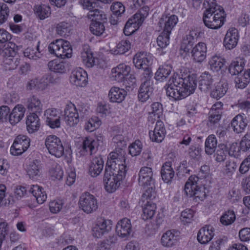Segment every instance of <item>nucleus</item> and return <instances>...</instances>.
I'll return each instance as SVG.
<instances>
[{"label":"nucleus","mask_w":250,"mask_h":250,"mask_svg":"<svg viewBox=\"0 0 250 250\" xmlns=\"http://www.w3.org/2000/svg\"><path fill=\"white\" fill-rule=\"evenodd\" d=\"M136 67L142 69L140 75L141 84L139 87L138 98L139 101L145 102L149 98L153 91L152 73L149 66L152 63V59L146 52H139L133 58Z\"/></svg>","instance_id":"obj_1"},{"label":"nucleus","mask_w":250,"mask_h":250,"mask_svg":"<svg viewBox=\"0 0 250 250\" xmlns=\"http://www.w3.org/2000/svg\"><path fill=\"white\" fill-rule=\"evenodd\" d=\"M196 86V77L194 74L181 77L174 73L165 87L167 96L175 100H179L193 93Z\"/></svg>","instance_id":"obj_2"},{"label":"nucleus","mask_w":250,"mask_h":250,"mask_svg":"<svg viewBox=\"0 0 250 250\" xmlns=\"http://www.w3.org/2000/svg\"><path fill=\"white\" fill-rule=\"evenodd\" d=\"M203 5L205 10L203 21L206 26L213 29L220 28L226 17L223 8L217 4L215 0H205Z\"/></svg>","instance_id":"obj_3"},{"label":"nucleus","mask_w":250,"mask_h":250,"mask_svg":"<svg viewBox=\"0 0 250 250\" xmlns=\"http://www.w3.org/2000/svg\"><path fill=\"white\" fill-rule=\"evenodd\" d=\"M126 156L125 150L121 148H116L109 154L105 169L126 174L128 163Z\"/></svg>","instance_id":"obj_4"},{"label":"nucleus","mask_w":250,"mask_h":250,"mask_svg":"<svg viewBox=\"0 0 250 250\" xmlns=\"http://www.w3.org/2000/svg\"><path fill=\"white\" fill-rule=\"evenodd\" d=\"M199 178L190 176L185 185V192L187 196L193 197L196 202L203 201L206 196V188L199 184Z\"/></svg>","instance_id":"obj_5"},{"label":"nucleus","mask_w":250,"mask_h":250,"mask_svg":"<svg viewBox=\"0 0 250 250\" xmlns=\"http://www.w3.org/2000/svg\"><path fill=\"white\" fill-rule=\"evenodd\" d=\"M149 11L148 6H143L139 10L138 12L129 18L124 27V33L125 34L129 36L135 32L147 16Z\"/></svg>","instance_id":"obj_6"},{"label":"nucleus","mask_w":250,"mask_h":250,"mask_svg":"<svg viewBox=\"0 0 250 250\" xmlns=\"http://www.w3.org/2000/svg\"><path fill=\"white\" fill-rule=\"evenodd\" d=\"M48 50L50 53L62 58H70L72 53L69 42L62 39L57 40L50 43Z\"/></svg>","instance_id":"obj_7"},{"label":"nucleus","mask_w":250,"mask_h":250,"mask_svg":"<svg viewBox=\"0 0 250 250\" xmlns=\"http://www.w3.org/2000/svg\"><path fill=\"white\" fill-rule=\"evenodd\" d=\"M125 174L123 172L120 173L105 169L104 182L105 189L110 193L115 191L120 186V182L125 178Z\"/></svg>","instance_id":"obj_8"},{"label":"nucleus","mask_w":250,"mask_h":250,"mask_svg":"<svg viewBox=\"0 0 250 250\" xmlns=\"http://www.w3.org/2000/svg\"><path fill=\"white\" fill-rule=\"evenodd\" d=\"M45 145L52 155L60 158L64 154V147L59 137L54 135H48L45 140Z\"/></svg>","instance_id":"obj_9"},{"label":"nucleus","mask_w":250,"mask_h":250,"mask_svg":"<svg viewBox=\"0 0 250 250\" xmlns=\"http://www.w3.org/2000/svg\"><path fill=\"white\" fill-rule=\"evenodd\" d=\"M79 203L80 208L87 214L93 212L98 208L96 198L94 195L87 192L81 195Z\"/></svg>","instance_id":"obj_10"},{"label":"nucleus","mask_w":250,"mask_h":250,"mask_svg":"<svg viewBox=\"0 0 250 250\" xmlns=\"http://www.w3.org/2000/svg\"><path fill=\"white\" fill-rule=\"evenodd\" d=\"M30 140L26 136L19 135L15 139L10 148L11 154L19 155L25 152L30 146Z\"/></svg>","instance_id":"obj_11"},{"label":"nucleus","mask_w":250,"mask_h":250,"mask_svg":"<svg viewBox=\"0 0 250 250\" xmlns=\"http://www.w3.org/2000/svg\"><path fill=\"white\" fill-rule=\"evenodd\" d=\"M103 137L100 139H94L92 137H85L79 147L80 152L82 155L86 154L91 155L95 153L99 145V142L102 141Z\"/></svg>","instance_id":"obj_12"},{"label":"nucleus","mask_w":250,"mask_h":250,"mask_svg":"<svg viewBox=\"0 0 250 250\" xmlns=\"http://www.w3.org/2000/svg\"><path fill=\"white\" fill-rule=\"evenodd\" d=\"M44 116L46 119V125L51 128L60 127L61 113L60 110L55 108H48L44 111Z\"/></svg>","instance_id":"obj_13"},{"label":"nucleus","mask_w":250,"mask_h":250,"mask_svg":"<svg viewBox=\"0 0 250 250\" xmlns=\"http://www.w3.org/2000/svg\"><path fill=\"white\" fill-rule=\"evenodd\" d=\"M155 180L153 172L151 167H142L139 173L138 183L140 186L145 188L146 187L154 186Z\"/></svg>","instance_id":"obj_14"},{"label":"nucleus","mask_w":250,"mask_h":250,"mask_svg":"<svg viewBox=\"0 0 250 250\" xmlns=\"http://www.w3.org/2000/svg\"><path fill=\"white\" fill-rule=\"evenodd\" d=\"M79 114L75 105L71 103L67 104L64 109V120L66 124L73 126L79 122Z\"/></svg>","instance_id":"obj_15"},{"label":"nucleus","mask_w":250,"mask_h":250,"mask_svg":"<svg viewBox=\"0 0 250 250\" xmlns=\"http://www.w3.org/2000/svg\"><path fill=\"white\" fill-rule=\"evenodd\" d=\"M130 69L128 65L121 63L111 69L110 78L112 81L123 82L128 75Z\"/></svg>","instance_id":"obj_16"},{"label":"nucleus","mask_w":250,"mask_h":250,"mask_svg":"<svg viewBox=\"0 0 250 250\" xmlns=\"http://www.w3.org/2000/svg\"><path fill=\"white\" fill-rule=\"evenodd\" d=\"M178 21V17L175 15L163 16L159 20L158 25L164 33L170 35Z\"/></svg>","instance_id":"obj_17"},{"label":"nucleus","mask_w":250,"mask_h":250,"mask_svg":"<svg viewBox=\"0 0 250 250\" xmlns=\"http://www.w3.org/2000/svg\"><path fill=\"white\" fill-rule=\"evenodd\" d=\"M87 73L81 68L73 70L70 77V82L76 86H85L87 83Z\"/></svg>","instance_id":"obj_18"},{"label":"nucleus","mask_w":250,"mask_h":250,"mask_svg":"<svg viewBox=\"0 0 250 250\" xmlns=\"http://www.w3.org/2000/svg\"><path fill=\"white\" fill-rule=\"evenodd\" d=\"M239 36L237 29L230 28L227 31L224 39V45L226 49H232L237 44Z\"/></svg>","instance_id":"obj_19"},{"label":"nucleus","mask_w":250,"mask_h":250,"mask_svg":"<svg viewBox=\"0 0 250 250\" xmlns=\"http://www.w3.org/2000/svg\"><path fill=\"white\" fill-rule=\"evenodd\" d=\"M207 46L202 42H199L194 46L191 50V58L195 62L201 63L206 58Z\"/></svg>","instance_id":"obj_20"},{"label":"nucleus","mask_w":250,"mask_h":250,"mask_svg":"<svg viewBox=\"0 0 250 250\" xmlns=\"http://www.w3.org/2000/svg\"><path fill=\"white\" fill-rule=\"evenodd\" d=\"M214 229L210 225H206L202 227L198 231L197 238L201 244L208 243L214 236Z\"/></svg>","instance_id":"obj_21"},{"label":"nucleus","mask_w":250,"mask_h":250,"mask_svg":"<svg viewBox=\"0 0 250 250\" xmlns=\"http://www.w3.org/2000/svg\"><path fill=\"white\" fill-rule=\"evenodd\" d=\"M25 108L22 104L16 105L9 113L8 120L12 125H15L19 123L24 116Z\"/></svg>","instance_id":"obj_22"},{"label":"nucleus","mask_w":250,"mask_h":250,"mask_svg":"<svg viewBox=\"0 0 250 250\" xmlns=\"http://www.w3.org/2000/svg\"><path fill=\"white\" fill-rule=\"evenodd\" d=\"M116 230L120 237L128 236L132 231L130 220L126 218L120 220L116 225Z\"/></svg>","instance_id":"obj_23"},{"label":"nucleus","mask_w":250,"mask_h":250,"mask_svg":"<svg viewBox=\"0 0 250 250\" xmlns=\"http://www.w3.org/2000/svg\"><path fill=\"white\" fill-rule=\"evenodd\" d=\"M48 86L47 79L44 77L34 78L30 79L26 83V87L28 90H37L42 91Z\"/></svg>","instance_id":"obj_24"},{"label":"nucleus","mask_w":250,"mask_h":250,"mask_svg":"<svg viewBox=\"0 0 250 250\" xmlns=\"http://www.w3.org/2000/svg\"><path fill=\"white\" fill-rule=\"evenodd\" d=\"M127 95V92L123 88L118 87H112L108 93V98L110 102L121 103Z\"/></svg>","instance_id":"obj_25"},{"label":"nucleus","mask_w":250,"mask_h":250,"mask_svg":"<svg viewBox=\"0 0 250 250\" xmlns=\"http://www.w3.org/2000/svg\"><path fill=\"white\" fill-rule=\"evenodd\" d=\"M228 89V83L225 80H221L218 83L214 85L210 92V96L213 98L219 99L224 96Z\"/></svg>","instance_id":"obj_26"},{"label":"nucleus","mask_w":250,"mask_h":250,"mask_svg":"<svg viewBox=\"0 0 250 250\" xmlns=\"http://www.w3.org/2000/svg\"><path fill=\"white\" fill-rule=\"evenodd\" d=\"M104 167V161L101 156L95 157L89 167V173L92 177H96L101 172Z\"/></svg>","instance_id":"obj_27"},{"label":"nucleus","mask_w":250,"mask_h":250,"mask_svg":"<svg viewBox=\"0 0 250 250\" xmlns=\"http://www.w3.org/2000/svg\"><path fill=\"white\" fill-rule=\"evenodd\" d=\"M248 121L244 116L238 114L231 121V126L233 131L236 133L243 132L247 125Z\"/></svg>","instance_id":"obj_28"},{"label":"nucleus","mask_w":250,"mask_h":250,"mask_svg":"<svg viewBox=\"0 0 250 250\" xmlns=\"http://www.w3.org/2000/svg\"><path fill=\"white\" fill-rule=\"evenodd\" d=\"M42 166L40 161L33 160L27 167V173L30 178L37 179L41 174Z\"/></svg>","instance_id":"obj_29"},{"label":"nucleus","mask_w":250,"mask_h":250,"mask_svg":"<svg viewBox=\"0 0 250 250\" xmlns=\"http://www.w3.org/2000/svg\"><path fill=\"white\" fill-rule=\"evenodd\" d=\"M26 124L27 130L29 133L38 131L40 126L39 117L35 113H30L27 117Z\"/></svg>","instance_id":"obj_30"},{"label":"nucleus","mask_w":250,"mask_h":250,"mask_svg":"<svg viewBox=\"0 0 250 250\" xmlns=\"http://www.w3.org/2000/svg\"><path fill=\"white\" fill-rule=\"evenodd\" d=\"M212 76L207 72L203 73L199 78V88L204 92L208 91L213 83Z\"/></svg>","instance_id":"obj_31"},{"label":"nucleus","mask_w":250,"mask_h":250,"mask_svg":"<svg viewBox=\"0 0 250 250\" xmlns=\"http://www.w3.org/2000/svg\"><path fill=\"white\" fill-rule=\"evenodd\" d=\"M49 70L55 73H63L68 68V64L60 60L55 59L48 63Z\"/></svg>","instance_id":"obj_32"},{"label":"nucleus","mask_w":250,"mask_h":250,"mask_svg":"<svg viewBox=\"0 0 250 250\" xmlns=\"http://www.w3.org/2000/svg\"><path fill=\"white\" fill-rule=\"evenodd\" d=\"M174 230H168L164 233L161 238L162 245L166 247H170L175 245L177 241V236Z\"/></svg>","instance_id":"obj_33"},{"label":"nucleus","mask_w":250,"mask_h":250,"mask_svg":"<svg viewBox=\"0 0 250 250\" xmlns=\"http://www.w3.org/2000/svg\"><path fill=\"white\" fill-rule=\"evenodd\" d=\"M42 189L37 185H32L29 189V193L33 195L39 204H42L46 200V194Z\"/></svg>","instance_id":"obj_34"},{"label":"nucleus","mask_w":250,"mask_h":250,"mask_svg":"<svg viewBox=\"0 0 250 250\" xmlns=\"http://www.w3.org/2000/svg\"><path fill=\"white\" fill-rule=\"evenodd\" d=\"M156 209V205L150 201H147L143 206V219L145 220L152 218L154 216Z\"/></svg>","instance_id":"obj_35"},{"label":"nucleus","mask_w":250,"mask_h":250,"mask_svg":"<svg viewBox=\"0 0 250 250\" xmlns=\"http://www.w3.org/2000/svg\"><path fill=\"white\" fill-rule=\"evenodd\" d=\"M217 145V141L215 136L213 134L209 135L206 139L205 142V151L208 155H212L214 153Z\"/></svg>","instance_id":"obj_36"},{"label":"nucleus","mask_w":250,"mask_h":250,"mask_svg":"<svg viewBox=\"0 0 250 250\" xmlns=\"http://www.w3.org/2000/svg\"><path fill=\"white\" fill-rule=\"evenodd\" d=\"M161 173L162 179L166 183H170L174 176V171L170 164L167 162L163 165Z\"/></svg>","instance_id":"obj_37"},{"label":"nucleus","mask_w":250,"mask_h":250,"mask_svg":"<svg viewBox=\"0 0 250 250\" xmlns=\"http://www.w3.org/2000/svg\"><path fill=\"white\" fill-rule=\"evenodd\" d=\"M26 106L33 112L40 113L42 110V105L38 97L33 96L27 99Z\"/></svg>","instance_id":"obj_38"},{"label":"nucleus","mask_w":250,"mask_h":250,"mask_svg":"<svg viewBox=\"0 0 250 250\" xmlns=\"http://www.w3.org/2000/svg\"><path fill=\"white\" fill-rule=\"evenodd\" d=\"M36 15L41 20H44L50 15V8L45 4L36 5L34 7Z\"/></svg>","instance_id":"obj_39"},{"label":"nucleus","mask_w":250,"mask_h":250,"mask_svg":"<svg viewBox=\"0 0 250 250\" xmlns=\"http://www.w3.org/2000/svg\"><path fill=\"white\" fill-rule=\"evenodd\" d=\"M250 81V72L245 71L242 74L238 75L235 79L236 87L243 89L246 87Z\"/></svg>","instance_id":"obj_40"},{"label":"nucleus","mask_w":250,"mask_h":250,"mask_svg":"<svg viewBox=\"0 0 250 250\" xmlns=\"http://www.w3.org/2000/svg\"><path fill=\"white\" fill-rule=\"evenodd\" d=\"M172 68L168 65L160 66L155 73V78L157 81H163L170 74Z\"/></svg>","instance_id":"obj_41"},{"label":"nucleus","mask_w":250,"mask_h":250,"mask_svg":"<svg viewBox=\"0 0 250 250\" xmlns=\"http://www.w3.org/2000/svg\"><path fill=\"white\" fill-rule=\"evenodd\" d=\"M71 24L68 22H62L56 26V33L61 36L65 37L68 36L72 30Z\"/></svg>","instance_id":"obj_42"},{"label":"nucleus","mask_w":250,"mask_h":250,"mask_svg":"<svg viewBox=\"0 0 250 250\" xmlns=\"http://www.w3.org/2000/svg\"><path fill=\"white\" fill-rule=\"evenodd\" d=\"M87 17L91 19L92 21L104 22L106 19V15L102 11L97 9H92L89 10L87 13Z\"/></svg>","instance_id":"obj_43"},{"label":"nucleus","mask_w":250,"mask_h":250,"mask_svg":"<svg viewBox=\"0 0 250 250\" xmlns=\"http://www.w3.org/2000/svg\"><path fill=\"white\" fill-rule=\"evenodd\" d=\"M15 44L11 42L4 44L3 47L0 49V54L3 59L16 55V52L15 49Z\"/></svg>","instance_id":"obj_44"},{"label":"nucleus","mask_w":250,"mask_h":250,"mask_svg":"<svg viewBox=\"0 0 250 250\" xmlns=\"http://www.w3.org/2000/svg\"><path fill=\"white\" fill-rule=\"evenodd\" d=\"M81 58L83 63L87 67H92L95 64L96 59L93 57V54L90 50L82 52Z\"/></svg>","instance_id":"obj_45"},{"label":"nucleus","mask_w":250,"mask_h":250,"mask_svg":"<svg viewBox=\"0 0 250 250\" xmlns=\"http://www.w3.org/2000/svg\"><path fill=\"white\" fill-rule=\"evenodd\" d=\"M210 68L213 71H218L224 66L223 60L216 55L212 56L209 61Z\"/></svg>","instance_id":"obj_46"},{"label":"nucleus","mask_w":250,"mask_h":250,"mask_svg":"<svg viewBox=\"0 0 250 250\" xmlns=\"http://www.w3.org/2000/svg\"><path fill=\"white\" fill-rule=\"evenodd\" d=\"M228 154V148L226 145L220 144L215 154V160L221 162L225 160Z\"/></svg>","instance_id":"obj_47"},{"label":"nucleus","mask_w":250,"mask_h":250,"mask_svg":"<svg viewBox=\"0 0 250 250\" xmlns=\"http://www.w3.org/2000/svg\"><path fill=\"white\" fill-rule=\"evenodd\" d=\"M131 48V42L129 39L123 40L116 45L114 53L116 54H123Z\"/></svg>","instance_id":"obj_48"},{"label":"nucleus","mask_w":250,"mask_h":250,"mask_svg":"<svg viewBox=\"0 0 250 250\" xmlns=\"http://www.w3.org/2000/svg\"><path fill=\"white\" fill-rule=\"evenodd\" d=\"M91 32L97 36L102 35L105 31V26L101 21H92L89 27Z\"/></svg>","instance_id":"obj_49"},{"label":"nucleus","mask_w":250,"mask_h":250,"mask_svg":"<svg viewBox=\"0 0 250 250\" xmlns=\"http://www.w3.org/2000/svg\"><path fill=\"white\" fill-rule=\"evenodd\" d=\"M3 65L7 70H14L19 64V61L15 56H12L3 59Z\"/></svg>","instance_id":"obj_50"},{"label":"nucleus","mask_w":250,"mask_h":250,"mask_svg":"<svg viewBox=\"0 0 250 250\" xmlns=\"http://www.w3.org/2000/svg\"><path fill=\"white\" fill-rule=\"evenodd\" d=\"M235 214L233 210H228L224 212L220 219V222L224 225L231 224L235 220Z\"/></svg>","instance_id":"obj_51"},{"label":"nucleus","mask_w":250,"mask_h":250,"mask_svg":"<svg viewBox=\"0 0 250 250\" xmlns=\"http://www.w3.org/2000/svg\"><path fill=\"white\" fill-rule=\"evenodd\" d=\"M101 123V121L97 117H92L85 123L84 128L88 132H92L99 127Z\"/></svg>","instance_id":"obj_52"},{"label":"nucleus","mask_w":250,"mask_h":250,"mask_svg":"<svg viewBox=\"0 0 250 250\" xmlns=\"http://www.w3.org/2000/svg\"><path fill=\"white\" fill-rule=\"evenodd\" d=\"M142 143L139 140H135L128 146L129 153L132 156H136L140 154L142 150Z\"/></svg>","instance_id":"obj_53"},{"label":"nucleus","mask_w":250,"mask_h":250,"mask_svg":"<svg viewBox=\"0 0 250 250\" xmlns=\"http://www.w3.org/2000/svg\"><path fill=\"white\" fill-rule=\"evenodd\" d=\"M244 67L241 63H239L237 61L232 62L229 66V71L232 75H239L242 74Z\"/></svg>","instance_id":"obj_54"},{"label":"nucleus","mask_w":250,"mask_h":250,"mask_svg":"<svg viewBox=\"0 0 250 250\" xmlns=\"http://www.w3.org/2000/svg\"><path fill=\"white\" fill-rule=\"evenodd\" d=\"M227 241L226 237L218 238L211 243L209 250H222L225 248Z\"/></svg>","instance_id":"obj_55"},{"label":"nucleus","mask_w":250,"mask_h":250,"mask_svg":"<svg viewBox=\"0 0 250 250\" xmlns=\"http://www.w3.org/2000/svg\"><path fill=\"white\" fill-rule=\"evenodd\" d=\"M39 45H37L36 49L38 51H35V50L31 47H28L23 52V54L25 57H28L30 59L37 60L40 58L41 54L39 51Z\"/></svg>","instance_id":"obj_56"},{"label":"nucleus","mask_w":250,"mask_h":250,"mask_svg":"<svg viewBox=\"0 0 250 250\" xmlns=\"http://www.w3.org/2000/svg\"><path fill=\"white\" fill-rule=\"evenodd\" d=\"M96 224L104 233L111 230L112 227V222L109 220H105L103 218L99 219Z\"/></svg>","instance_id":"obj_57"},{"label":"nucleus","mask_w":250,"mask_h":250,"mask_svg":"<svg viewBox=\"0 0 250 250\" xmlns=\"http://www.w3.org/2000/svg\"><path fill=\"white\" fill-rule=\"evenodd\" d=\"M49 174L53 180H61L63 175L62 168L59 165H56L49 170Z\"/></svg>","instance_id":"obj_58"},{"label":"nucleus","mask_w":250,"mask_h":250,"mask_svg":"<svg viewBox=\"0 0 250 250\" xmlns=\"http://www.w3.org/2000/svg\"><path fill=\"white\" fill-rule=\"evenodd\" d=\"M222 111L210 109L209 112L208 123L210 125L217 123L221 118Z\"/></svg>","instance_id":"obj_59"},{"label":"nucleus","mask_w":250,"mask_h":250,"mask_svg":"<svg viewBox=\"0 0 250 250\" xmlns=\"http://www.w3.org/2000/svg\"><path fill=\"white\" fill-rule=\"evenodd\" d=\"M113 128L112 141L117 144H121V145H122L123 144L124 145V137L122 135L123 131L118 130V127L116 126L114 127Z\"/></svg>","instance_id":"obj_60"},{"label":"nucleus","mask_w":250,"mask_h":250,"mask_svg":"<svg viewBox=\"0 0 250 250\" xmlns=\"http://www.w3.org/2000/svg\"><path fill=\"white\" fill-rule=\"evenodd\" d=\"M169 35H170L166 34V33H164V32L162 31L157 39L158 46L161 48H163L167 46L169 43Z\"/></svg>","instance_id":"obj_61"},{"label":"nucleus","mask_w":250,"mask_h":250,"mask_svg":"<svg viewBox=\"0 0 250 250\" xmlns=\"http://www.w3.org/2000/svg\"><path fill=\"white\" fill-rule=\"evenodd\" d=\"M9 13V8L7 5L0 2V25L7 20Z\"/></svg>","instance_id":"obj_62"},{"label":"nucleus","mask_w":250,"mask_h":250,"mask_svg":"<svg viewBox=\"0 0 250 250\" xmlns=\"http://www.w3.org/2000/svg\"><path fill=\"white\" fill-rule=\"evenodd\" d=\"M202 149L198 146L191 145L188 148V153L190 158L198 160L201 156Z\"/></svg>","instance_id":"obj_63"},{"label":"nucleus","mask_w":250,"mask_h":250,"mask_svg":"<svg viewBox=\"0 0 250 250\" xmlns=\"http://www.w3.org/2000/svg\"><path fill=\"white\" fill-rule=\"evenodd\" d=\"M110 9L113 14L116 16L120 15L125 11V8L122 2L117 1L112 4Z\"/></svg>","instance_id":"obj_64"}]
</instances>
